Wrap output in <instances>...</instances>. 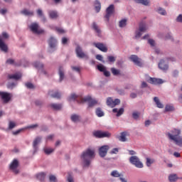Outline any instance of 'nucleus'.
<instances>
[{"instance_id":"obj_1","label":"nucleus","mask_w":182,"mask_h":182,"mask_svg":"<svg viewBox=\"0 0 182 182\" xmlns=\"http://www.w3.org/2000/svg\"><path fill=\"white\" fill-rule=\"evenodd\" d=\"M69 102H71V100H76L77 103H85V102H88V106L89 107H93V106H96V105H99V102L97 100L92 99V97L90 96H87L85 97L84 98L79 97L77 95L75 94H72L69 97H68Z\"/></svg>"},{"instance_id":"obj_2","label":"nucleus","mask_w":182,"mask_h":182,"mask_svg":"<svg viewBox=\"0 0 182 182\" xmlns=\"http://www.w3.org/2000/svg\"><path fill=\"white\" fill-rule=\"evenodd\" d=\"M181 131L180 129H174L171 132L167 133L169 140H172L179 147H182V137L180 136Z\"/></svg>"},{"instance_id":"obj_3","label":"nucleus","mask_w":182,"mask_h":182,"mask_svg":"<svg viewBox=\"0 0 182 182\" xmlns=\"http://www.w3.org/2000/svg\"><path fill=\"white\" fill-rule=\"evenodd\" d=\"M95 150L91 149H87L81 154V160L84 163L85 167H89L90 166V162L92 159H95Z\"/></svg>"},{"instance_id":"obj_4","label":"nucleus","mask_w":182,"mask_h":182,"mask_svg":"<svg viewBox=\"0 0 182 182\" xmlns=\"http://www.w3.org/2000/svg\"><path fill=\"white\" fill-rule=\"evenodd\" d=\"M129 163L132 166H135L137 168H143V162L140 161V159L137 156H132L129 158Z\"/></svg>"},{"instance_id":"obj_5","label":"nucleus","mask_w":182,"mask_h":182,"mask_svg":"<svg viewBox=\"0 0 182 182\" xmlns=\"http://www.w3.org/2000/svg\"><path fill=\"white\" fill-rule=\"evenodd\" d=\"M93 136L98 139H103L105 137H107V139H110L112 137V133L109 132L97 131L93 132Z\"/></svg>"},{"instance_id":"obj_6","label":"nucleus","mask_w":182,"mask_h":182,"mask_svg":"<svg viewBox=\"0 0 182 182\" xmlns=\"http://www.w3.org/2000/svg\"><path fill=\"white\" fill-rule=\"evenodd\" d=\"M75 53L80 59H85L86 60L89 59V55H87V54L83 52V50H82V48L80 47V46H77L76 47Z\"/></svg>"},{"instance_id":"obj_7","label":"nucleus","mask_w":182,"mask_h":182,"mask_svg":"<svg viewBox=\"0 0 182 182\" xmlns=\"http://www.w3.org/2000/svg\"><path fill=\"white\" fill-rule=\"evenodd\" d=\"M0 97L1 100H3V103H9V102H11V99H12V94L0 91Z\"/></svg>"},{"instance_id":"obj_8","label":"nucleus","mask_w":182,"mask_h":182,"mask_svg":"<svg viewBox=\"0 0 182 182\" xmlns=\"http://www.w3.org/2000/svg\"><path fill=\"white\" fill-rule=\"evenodd\" d=\"M31 32L33 33H36L37 35H41V33H43L44 31L41 28H39V24L38 23H33L29 26Z\"/></svg>"},{"instance_id":"obj_9","label":"nucleus","mask_w":182,"mask_h":182,"mask_svg":"<svg viewBox=\"0 0 182 182\" xmlns=\"http://www.w3.org/2000/svg\"><path fill=\"white\" fill-rule=\"evenodd\" d=\"M114 14V5L110 4L106 9L105 19L107 22H109V18Z\"/></svg>"},{"instance_id":"obj_10","label":"nucleus","mask_w":182,"mask_h":182,"mask_svg":"<svg viewBox=\"0 0 182 182\" xmlns=\"http://www.w3.org/2000/svg\"><path fill=\"white\" fill-rule=\"evenodd\" d=\"M18 166H19V162L17 159L13 160L10 164V170H11L14 174H18L19 173V170H18Z\"/></svg>"},{"instance_id":"obj_11","label":"nucleus","mask_w":182,"mask_h":182,"mask_svg":"<svg viewBox=\"0 0 182 182\" xmlns=\"http://www.w3.org/2000/svg\"><path fill=\"white\" fill-rule=\"evenodd\" d=\"M107 105L109 107H115V106H117V105H120V100L115 99L114 100H113L112 97H108L107 99Z\"/></svg>"},{"instance_id":"obj_12","label":"nucleus","mask_w":182,"mask_h":182,"mask_svg":"<svg viewBox=\"0 0 182 182\" xmlns=\"http://www.w3.org/2000/svg\"><path fill=\"white\" fill-rule=\"evenodd\" d=\"M109 151V146L104 145L99 149V155L100 157H106L107 151Z\"/></svg>"},{"instance_id":"obj_13","label":"nucleus","mask_w":182,"mask_h":182,"mask_svg":"<svg viewBox=\"0 0 182 182\" xmlns=\"http://www.w3.org/2000/svg\"><path fill=\"white\" fill-rule=\"evenodd\" d=\"M94 46L101 50V52H107V47L103 43H94Z\"/></svg>"},{"instance_id":"obj_14","label":"nucleus","mask_w":182,"mask_h":182,"mask_svg":"<svg viewBox=\"0 0 182 182\" xmlns=\"http://www.w3.org/2000/svg\"><path fill=\"white\" fill-rule=\"evenodd\" d=\"M41 140H42V138L41 136L36 137L33 142V154L36 153L38 150V144L41 143Z\"/></svg>"},{"instance_id":"obj_15","label":"nucleus","mask_w":182,"mask_h":182,"mask_svg":"<svg viewBox=\"0 0 182 182\" xmlns=\"http://www.w3.org/2000/svg\"><path fill=\"white\" fill-rule=\"evenodd\" d=\"M159 68L161 69V70L166 72V70H168V64L166 63L164 60H161L159 63Z\"/></svg>"},{"instance_id":"obj_16","label":"nucleus","mask_w":182,"mask_h":182,"mask_svg":"<svg viewBox=\"0 0 182 182\" xmlns=\"http://www.w3.org/2000/svg\"><path fill=\"white\" fill-rule=\"evenodd\" d=\"M149 83H151V85H161L163 83V80L160 78H153L150 77L148 80Z\"/></svg>"},{"instance_id":"obj_17","label":"nucleus","mask_w":182,"mask_h":182,"mask_svg":"<svg viewBox=\"0 0 182 182\" xmlns=\"http://www.w3.org/2000/svg\"><path fill=\"white\" fill-rule=\"evenodd\" d=\"M0 49L2 52H4V53H6L8 52V46L4 42V40L0 38Z\"/></svg>"},{"instance_id":"obj_18","label":"nucleus","mask_w":182,"mask_h":182,"mask_svg":"<svg viewBox=\"0 0 182 182\" xmlns=\"http://www.w3.org/2000/svg\"><path fill=\"white\" fill-rule=\"evenodd\" d=\"M129 59L132 62H134L135 65H137V66H141V63L139 60V57H137V55H132L130 56Z\"/></svg>"},{"instance_id":"obj_19","label":"nucleus","mask_w":182,"mask_h":182,"mask_svg":"<svg viewBox=\"0 0 182 182\" xmlns=\"http://www.w3.org/2000/svg\"><path fill=\"white\" fill-rule=\"evenodd\" d=\"M6 63H8V65H13L14 66H21L22 62L18 61L15 62V60L12 58H9L6 61Z\"/></svg>"},{"instance_id":"obj_20","label":"nucleus","mask_w":182,"mask_h":182,"mask_svg":"<svg viewBox=\"0 0 182 182\" xmlns=\"http://www.w3.org/2000/svg\"><path fill=\"white\" fill-rule=\"evenodd\" d=\"M127 132H123L120 133V136H117V138L119 141H122L124 143L127 140Z\"/></svg>"},{"instance_id":"obj_21","label":"nucleus","mask_w":182,"mask_h":182,"mask_svg":"<svg viewBox=\"0 0 182 182\" xmlns=\"http://www.w3.org/2000/svg\"><path fill=\"white\" fill-rule=\"evenodd\" d=\"M56 43H58V41L55 39V38L50 37L48 41L50 48L51 49H55V48H56Z\"/></svg>"},{"instance_id":"obj_22","label":"nucleus","mask_w":182,"mask_h":182,"mask_svg":"<svg viewBox=\"0 0 182 182\" xmlns=\"http://www.w3.org/2000/svg\"><path fill=\"white\" fill-rule=\"evenodd\" d=\"M70 119L73 122V123H79V122L82 120V117L79 114H73L71 115Z\"/></svg>"},{"instance_id":"obj_23","label":"nucleus","mask_w":182,"mask_h":182,"mask_svg":"<svg viewBox=\"0 0 182 182\" xmlns=\"http://www.w3.org/2000/svg\"><path fill=\"white\" fill-rule=\"evenodd\" d=\"M58 75L60 76V82H62L63 79H65V71L63 70V67L60 66L58 69Z\"/></svg>"},{"instance_id":"obj_24","label":"nucleus","mask_w":182,"mask_h":182,"mask_svg":"<svg viewBox=\"0 0 182 182\" xmlns=\"http://www.w3.org/2000/svg\"><path fill=\"white\" fill-rule=\"evenodd\" d=\"M113 113H117L116 116L117 117H120L123 113H124V109L120 108L119 109H117V108H114L112 109Z\"/></svg>"},{"instance_id":"obj_25","label":"nucleus","mask_w":182,"mask_h":182,"mask_svg":"<svg viewBox=\"0 0 182 182\" xmlns=\"http://www.w3.org/2000/svg\"><path fill=\"white\" fill-rule=\"evenodd\" d=\"M8 77L9 79H14V80H19L22 77V75L21 73H16L13 75H9Z\"/></svg>"},{"instance_id":"obj_26","label":"nucleus","mask_w":182,"mask_h":182,"mask_svg":"<svg viewBox=\"0 0 182 182\" xmlns=\"http://www.w3.org/2000/svg\"><path fill=\"white\" fill-rule=\"evenodd\" d=\"M49 106L53 110H60L62 109V104L52 103Z\"/></svg>"},{"instance_id":"obj_27","label":"nucleus","mask_w":182,"mask_h":182,"mask_svg":"<svg viewBox=\"0 0 182 182\" xmlns=\"http://www.w3.org/2000/svg\"><path fill=\"white\" fill-rule=\"evenodd\" d=\"M95 114L97 116V117H103V116H105V112L100 107H97L96 109Z\"/></svg>"},{"instance_id":"obj_28","label":"nucleus","mask_w":182,"mask_h":182,"mask_svg":"<svg viewBox=\"0 0 182 182\" xmlns=\"http://www.w3.org/2000/svg\"><path fill=\"white\" fill-rule=\"evenodd\" d=\"M154 102H155L159 109H163V107H164V105H163V104L160 102V100L159 99V97H154Z\"/></svg>"},{"instance_id":"obj_29","label":"nucleus","mask_w":182,"mask_h":182,"mask_svg":"<svg viewBox=\"0 0 182 182\" xmlns=\"http://www.w3.org/2000/svg\"><path fill=\"white\" fill-rule=\"evenodd\" d=\"M95 9L97 13H99L100 12V9H102V5L100 4V1L96 0L95 1Z\"/></svg>"},{"instance_id":"obj_30","label":"nucleus","mask_w":182,"mask_h":182,"mask_svg":"<svg viewBox=\"0 0 182 182\" xmlns=\"http://www.w3.org/2000/svg\"><path fill=\"white\" fill-rule=\"evenodd\" d=\"M48 14L51 19H56L58 18V12L55 11H49Z\"/></svg>"},{"instance_id":"obj_31","label":"nucleus","mask_w":182,"mask_h":182,"mask_svg":"<svg viewBox=\"0 0 182 182\" xmlns=\"http://www.w3.org/2000/svg\"><path fill=\"white\" fill-rule=\"evenodd\" d=\"M134 1L136 4H141L142 5H144L145 6H148L149 4H150L149 0H134Z\"/></svg>"},{"instance_id":"obj_32","label":"nucleus","mask_w":182,"mask_h":182,"mask_svg":"<svg viewBox=\"0 0 182 182\" xmlns=\"http://www.w3.org/2000/svg\"><path fill=\"white\" fill-rule=\"evenodd\" d=\"M146 29H147V26L146 25V23H144V22L140 23L139 31L140 32H146Z\"/></svg>"},{"instance_id":"obj_33","label":"nucleus","mask_w":182,"mask_h":182,"mask_svg":"<svg viewBox=\"0 0 182 182\" xmlns=\"http://www.w3.org/2000/svg\"><path fill=\"white\" fill-rule=\"evenodd\" d=\"M178 177L177 176V174H171L168 176V180L170 182H176L177 180H178Z\"/></svg>"},{"instance_id":"obj_34","label":"nucleus","mask_w":182,"mask_h":182,"mask_svg":"<svg viewBox=\"0 0 182 182\" xmlns=\"http://www.w3.org/2000/svg\"><path fill=\"white\" fill-rule=\"evenodd\" d=\"M36 177L38 180H40V181H43V180H45V177H46V174L43 172H41L40 173H38L36 175Z\"/></svg>"},{"instance_id":"obj_35","label":"nucleus","mask_w":182,"mask_h":182,"mask_svg":"<svg viewBox=\"0 0 182 182\" xmlns=\"http://www.w3.org/2000/svg\"><path fill=\"white\" fill-rule=\"evenodd\" d=\"M157 12L159 14V15H162L163 16H166L167 15V11H166V9L161 7L158 8Z\"/></svg>"},{"instance_id":"obj_36","label":"nucleus","mask_w":182,"mask_h":182,"mask_svg":"<svg viewBox=\"0 0 182 182\" xmlns=\"http://www.w3.org/2000/svg\"><path fill=\"white\" fill-rule=\"evenodd\" d=\"M21 14H23V15H26V16H33V11H29V10H28V9H24V10L21 11Z\"/></svg>"},{"instance_id":"obj_37","label":"nucleus","mask_w":182,"mask_h":182,"mask_svg":"<svg viewBox=\"0 0 182 182\" xmlns=\"http://www.w3.org/2000/svg\"><path fill=\"white\" fill-rule=\"evenodd\" d=\"M146 164L147 167H151V164H154V163L156 161L154 159H150V158H146Z\"/></svg>"},{"instance_id":"obj_38","label":"nucleus","mask_w":182,"mask_h":182,"mask_svg":"<svg viewBox=\"0 0 182 182\" xmlns=\"http://www.w3.org/2000/svg\"><path fill=\"white\" fill-rule=\"evenodd\" d=\"M49 95L51 97H54L55 99H60V93L58 92H55V93H52V91L49 92Z\"/></svg>"},{"instance_id":"obj_39","label":"nucleus","mask_w":182,"mask_h":182,"mask_svg":"<svg viewBox=\"0 0 182 182\" xmlns=\"http://www.w3.org/2000/svg\"><path fill=\"white\" fill-rule=\"evenodd\" d=\"M37 14L38 15V16H40L41 18H42L43 22H46V18L45 16H43V12L42 11V9H38L37 10Z\"/></svg>"},{"instance_id":"obj_40","label":"nucleus","mask_w":182,"mask_h":182,"mask_svg":"<svg viewBox=\"0 0 182 182\" xmlns=\"http://www.w3.org/2000/svg\"><path fill=\"white\" fill-rule=\"evenodd\" d=\"M92 28L97 32L98 34V36H100V29L99 28V26H97V24L96 23H92Z\"/></svg>"},{"instance_id":"obj_41","label":"nucleus","mask_w":182,"mask_h":182,"mask_svg":"<svg viewBox=\"0 0 182 182\" xmlns=\"http://www.w3.org/2000/svg\"><path fill=\"white\" fill-rule=\"evenodd\" d=\"M111 176H112V177H117V178L119 177V178H120V177H123V175L120 174L119 173V171H113L111 173Z\"/></svg>"},{"instance_id":"obj_42","label":"nucleus","mask_w":182,"mask_h":182,"mask_svg":"<svg viewBox=\"0 0 182 182\" xmlns=\"http://www.w3.org/2000/svg\"><path fill=\"white\" fill-rule=\"evenodd\" d=\"M33 66L34 68H36V69H38V70L43 69V64L39 62L34 63Z\"/></svg>"},{"instance_id":"obj_43","label":"nucleus","mask_w":182,"mask_h":182,"mask_svg":"<svg viewBox=\"0 0 182 182\" xmlns=\"http://www.w3.org/2000/svg\"><path fill=\"white\" fill-rule=\"evenodd\" d=\"M111 72L114 76H118V75H120V70L114 68H111Z\"/></svg>"},{"instance_id":"obj_44","label":"nucleus","mask_w":182,"mask_h":182,"mask_svg":"<svg viewBox=\"0 0 182 182\" xmlns=\"http://www.w3.org/2000/svg\"><path fill=\"white\" fill-rule=\"evenodd\" d=\"M0 38L1 39V41H5V39H8V38H9V35H8L6 32H3L1 36H0Z\"/></svg>"},{"instance_id":"obj_45","label":"nucleus","mask_w":182,"mask_h":182,"mask_svg":"<svg viewBox=\"0 0 182 182\" xmlns=\"http://www.w3.org/2000/svg\"><path fill=\"white\" fill-rule=\"evenodd\" d=\"M132 117H133V119H134V120H137V119H139V117H140V112H134L132 113Z\"/></svg>"},{"instance_id":"obj_46","label":"nucleus","mask_w":182,"mask_h":182,"mask_svg":"<svg viewBox=\"0 0 182 182\" xmlns=\"http://www.w3.org/2000/svg\"><path fill=\"white\" fill-rule=\"evenodd\" d=\"M16 127V124L12 121H10L9 122V130H12V129H14V127Z\"/></svg>"},{"instance_id":"obj_47","label":"nucleus","mask_w":182,"mask_h":182,"mask_svg":"<svg viewBox=\"0 0 182 182\" xmlns=\"http://www.w3.org/2000/svg\"><path fill=\"white\" fill-rule=\"evenodd\" d=\"M127 22V20L122 19L119 21V28H124L126 26V23Z\"/></svg>"},{"instance_id":"obj_48","label":"nucleus","mask_w":182,"mask_h":182,"mask_svg":"<svg viewBox=\"0 0 182 182\" xmlns=\"http://www.w3.org/2000/svg\"><path fill=\"white\" fill-rule=\"evenodd\" d=\"M174 110V107L171 105H166L165 107V112H173Z\"/></svg>"},{"instance_id":"obj_49","label":"nucleus","mask_w":182,"mask_h":182,"mask_svg":"<svg viewBox=\"0 0 182 182\" xmlns=\"http://www.w3.org/2000/svg\"><path fill=\"white\" fill-rule=\"evenodd\" d=\"M54 149L50 148H45L44 149V153L46 154H50V153H53Z\"/></svg>"},{"instance_id":"obj_50","label":"nucleus","mask_w":182,"mask_h":182,"mask_svg":"<svg viewBox=\"0 0 182 182\" xmlns=\"http://www.w3.org/2000/svg\"><path fill=\"white\" fill-rule=\"evenodd\" d=\"M107 59H108L109 62H111L112 63L116 62V58L114 56H113V55L107 56Z\"/></svg>"},{"instance_id":"obj_51","label":"nucleus","mask_w":182,"mask_h":182,"mask_svg":"<svg viewBox=\"0 0 182 182\" xmlns=\"http://www.w3.org/2000/svg\"><path fill=\"white\" fill-rule=\"evenodd\" d=\"M15 86H16V84H15V82H9L7 85L8 89H14Z\"/></svg>"},{"instance_id":"obj_52","label":"nucleus","mask_w":182,"mask_h":182,"mask_svg":"<svg viewBox=\"0 0 182 182\" xmlns=\"http://www.w3.org/2000/svg\"><path fill=\"white\" fill-rule=\"evenodd\" d=\"M176 21L178 22V23H182V14H179L176 18Z\"/></svg>"},{"instance_id":"obj_53","label":"nucleus","mask_w":182,"mask_h":182,"mask_svg":"<svg viewBox=\"0 0 182 182\" xmlns=\"http://www.w3.org/2000/svg\"><path fill=\"white\" fill-rule=\"evenodd\" d=\"M67 181L68 182H75V180L73 179V176L70 175V173L68 174V176L67 177Z\"/></svg>"},{"instance_id":"obj_54","label":"nucleus","mask_w":182,"mask_h":182,"mask_svg":"<svg viewBox=\"0 0 182 182\" xmlns=\"http://www.w3.org/2000/svg\"><path fill=\"white\" fill-rule=\"evenodd\" d=\"M97 69L98 70H100V72H105V70H106V68H105L103 65H97Z\"/></svg>"},{"instance_id":"obj_55","label":"nucleus","mask_w":182,"mask_h":182,"mask_svg":"<svg viewBox=\"0 0 182 182\" xmlns=\"http://www.w3.org/2000/svg\"><path fill=\"white\" fill-rule=\"evenodd\" d=\"M49 180H50V181H51V182H56V181H58V180L56 179V176H53V175H50V176H49Z\"/></svg>"},{"instance_id":"obj_56","label":"nucleus","mask_w":182,"mask_h":182,"mask_svg":"<svg viewBox=\"0 0 182 182\" xmlns=\"http://www.w3.org/2000/svg\"><path fill=\"white\" fill-rule=\"evenodd\" d=\"M71 69L77 73H80V68L79 67L71 66Z\"/></svg>"},{"instance_id":"obj_57","label":"nucleus","mask_w":182,"mask_h":182,"mask_svg":"<svg viewBox=\"0 0 182 182\" xmlns=\"http://www.w3.org/2000/svg\"><path fill=\"white\" fill-rule=\"evenodd\" d=\"M96 59L97 60H100V62H102L103 63H105V61H103V56H102V55H96Z\"/></svg>"},{"instance_id":"obj_58","label":"nucleus","mask_w":182,"mask_h":182,"mask_svg":"<svg viewBox=\"0 0 182 182\" xmlns=\"http://www.w3.org/2000/svg\"><path fill=\"white\" fill-rule=\"evenodd\" d=\"M26 86L28 89H33V87H34L33 84H32L31 82L26 83Z\"/></svg>"},{"instance_id":"obj_59","label":"nucleus","mask_w":182,"mask_h":182,"mask_svg":"<svg viewBox=\"0 0 182 182\" xmlns=\"http://www.w3.org/2000/svg\"><path fill=\"white\" fill-rule=\"evenodd\" d=\"M166 39H170L171 41H173V36H171V33H168L166 36Z\"/></svg>"},{"instance_id":"obj_60","label":"nucleus","mask_w":182,"mask_h":182,"mask_svg":"<svg viewBox=\"0 0 182 182\" xmlns=\"http://www.w3.org/2000/svg\"><path fill=\"white\" fill-rule=\"evenodd\" d=\"M148 43H149V45H150L151 46H154V45H155L154 40H153V39H149V40H148Z\"/></svg>"},{"instance_id":"obj_61","label":"nucleus","mask_w":182,"mask_h":182,"mask_svg":"<svg viewBox=\"0 0 182 182\" xmlns=\"http://www.w3.org/2000/svg\"><path fill=\"white\" fill-rule=\"evenodd\" d=\"M23 129H18L16 132H13V134L14 136H17V134H19V133H21V132H23Z\"/></svg>"},{"instance_id":"obj_62","label":"nucleus","mask_w":182,"mask_h":182,"mask_svg":"<svg viewBox=\"0 0 182 182\" xmlns=\"http://www.w3.org/2000/svg\"><path fill=\"white\" fill-rule=\"evenodd\" d=\"M141 31H140L139 30V31H136V35H135V38H140V36H141Z\"/></svg>"},{"instance_id":"obj_63","label":"nucleus","mask_w":182,"mask_h":182,"mask_svg":"<svg viewBox=\"0 0 182 182\" xmlns=\"http://www.w3.org/2000/svg\"><path fill=\"white\" fill-rule=\"evenodd\" d=\"M129 97H131V99H136V97H137V94L132 92L130 94Z\"/></svg>"},{"instance_id":"obj_64","label":"nucleus","mask_w":182,"mask_h":182,"mask_svg":"<svg viewBox=\"0 0 182 182\" xmlns=\"http://www.w3.org/2000/svg\"><path fill=\"white\" fill-rule=\"evenodd\" d=\"M103 73L106 76V77H109V76H110V72L107 71L106 69L105 70Z\"/></svg>"}]
</instances>
